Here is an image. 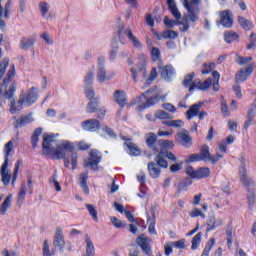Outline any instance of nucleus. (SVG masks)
<instances>
[{"mask_svg": "<svg viewBox=\"0 0 256 256\" xmlns=\"http://www.w3.org/2000/svg\"><path fill=\"white\" fill-rule=\"evenodd\" d=\"M15 75H17L15 65L11 64L2 83V87H4V99H9L10 101V113L21 111L25 103L26 105H33L37 101V88L32 87L26 92V95L20 94L16 104L15 97H13L15 91H17V82L13 80L15 79Z\"/></svg>", "mask_w": 256, "mask_h": 256, "instance_id": "obj_1", "label": "nucleus"}, {"mask_svg": "<svg viewBox=\"0 0 256 256\" xmlns=\"http://www.w3.org/2000/svg\"><path fill=\"white\" fill-rule=\"evenodd\" d=\"M73 149H75V147L71 142L57 146L55 135L53 134H44L43 136L42 155H55L56 159H64L65 167H69V163H71V160L65 158V155L66 153H73Z\"/></svg>", "mask_w": 256, "mask_h": 256, "instance_id": "obj_2", "label": "nucleus"}, {"mask_svg": "<svg viewBox=\"0 0 256 256\" xmlns=\"http://www.w3.org/2000/svg\"><path fill=\"white\" fill-rule=\"evenodd\" d=\"M195 79V73L187 74L184 78L183 85L186 89H189V92L195 91V89H199L200 91H207L209 87H211V78L206 79L204 82H201V80Z\"/></svg>", "mask_w": 256, "mask_h": 256, "instance_id": "obj_3", "label": "nucleus"}, {"mask_svg": "<svg viewBox=\"0 0 256 256\" xmlns=\"http://www.w3.org/2000/svg\"><path fill=\"white\" fill-rule=\"evenodd\" d=\"M11 151H13V141H9L4 147L5 161L0 168L1 181L6 186L11 183V173L9 172V155H11Z\"/></svg>", "mask_w": 256, "mask_h": 256, "instance_id": "obj_4", "label": "nucleus"}, {"mask_svg": "<svg viewBox=\"0 0 256 256\" xmlns=\"http://www.w3.org/2000/svg\"><path fill=\"white\" fill-rule=\"evenodd\" d=\"M185 173L190 179H207V177L211 175V169L201 167L198 170H195L193 166H188L185 168Z\"/></svg>", "mask_w": 256, "mask_h": 256, "instance_id": "obj_5", "label": "nucleus"}, {"mask_svg": "<svg viewBox=\"0 0 256 256\" xmlns=\"http://www.w3.org/2000/svg\"><path fill=\"white\" fill-rule=\"evenodd\" d=\"M123 35H126V37H128L129 41L132 43L135 49H141V41L137 39V36L133 35V32L131 31L130 27L125 28V26H119L118 28L119 39H121Z\"/></svg>", "mask_w": 256, "mask_h": 256, "instance_id": "obj_6", "label": "nucleus"}, {"mask_svg": "<svg viewBox=\"0 0 256 256\" xmlns=\"http://www.w3.org/2000/svg\"><path fill=\"white\" fill-rule=\"evenodd\" d=\"M99 163H101V156H99V152H97V150H92L90 152V157L84 160V167H89L92 171H98Z\"/></svg>", "mask_w": 256, "mask_h": 256, "instance_id": "obj_7", "label": "nucleus"}, {"mask_svg": "<svg viewBox=\"0 0 256 256\" xmlns=\"http://www.w3.org/2000/svg\"><path fill=\"white\" fill-rule=\"evenodd\" d=\"M198 154L202 161H210V163H217L219 159H223V154L219 152H216V155L211 156L209 153V146H203Z\"/></svg>", "mask_w": 256, "mask_h": 256, "instance_id": "obj_8", "label": "nucleus"}, {"mask_svg": "<svg viewBox=\"0 0 256 256\" xmlns=\"http://www.w3.org/2000/svg\"><path fill=\"white\" fill-rule=\"evenodd\" d=\"M240 181L244 187H255V182L247 177V168H245V158L240 162Z\"/></svg>", "mask_w": 256, "mask_h": 256, "instance_id": "obj_9", "label": "nucleus"}, {"mask_svg": "<svg viewBox=\"0 0 256 256\" xmlns=\"http://www.w3.org/2000/svg\"><path fill=\"white\" fill-rule=\"evenodd\" d=\"M183 5L187 9V19L188 21H197V15L195 14L196 8L193 5H197L200 0H183Z\"/></svg>", "mask_w": 256, "mask_h": 256, "instance_id": "obj_10", "label": "nucleus"}, {"mask_svg": "<svg viewBox=\"0 0 256 256\" xmlns=\"http://www.w3.org/2000/svg\"><path fill=\"white\" fill-rule=\"evenodd\" d=\"M121 139H123V141H126L124 143V147L127 148V153H129L132 157H139V155H141V150L139 149V146L133 143L131 138L121 136Z\"/></svg>", "mask_w": 256, "mask_h": 256, "instance_id": "obj_11", "label": "nucleus"}, {"mask_svg": "<svg viewBox=\"0 0 256 256\" xmlns=\"http://www.w3.org/2000/svg\"><path fill=\"white\" fill-rule=\"evenodd\" d=\"M53 246L55 247V249H58L61 252H63V249H65V236H63V229H56Z\"/></svg>", "mask_w": 256, "mask_h": 256, "instance_id": "obj_12", "label": "nucleus"}, {"mask_svg": "<svg viewBox=\"0 0 256 256\" xmlns=\"http://www.w3.org/2000/svg\"><path fill=\"white\" fill-rule=\"evenodd\" d=\"M82 128L84 131H90L91 133H95L98 129H101V122L97 119H89L82 122Z\"/></svg>", "mask_w": 256, "mask_h": 256, "instance_id": "obj_13", "label": "nucleus"}, {"mask_svg": "<svg viewBox=\"0 0 256 256\" xmlns=\"http://www.w3.org/2000/svg\"><path fill=\"white\" fill-rule=\"evenodd\" d=\"M137 243L146 255H151V246L149 245V243H151V238L145 236V234H141L137 238Z\"/></svg>", "mask_w": 256, "mask_h": 256, "instance_id": "obj_14", "label": "nucleus"}, {"mask_svg": "<svg viewBox=\"0 0 256 256\" xmlns=\"http://www.w3.org/2000/svg\"><path fill=\"white\" fill-rule=\"evenodd\" d=\"M97 79L99 83H105L107 81V72L105 71V58H98V71H97Z\"/></svg>", "mask_w": 256, "mask_h": 256, "instance_id": "obj_15", "label": "nucleus"}, {"mask_svg": "<svg viewBox=\"0 0 256 256\" xmlns=\"http://www.w3.org/2000/svg\"><path fill=\"white\" fill-rule=\"evenodd\" d=\"M220 25H223L227 29L233 27V15H231L229 10L220 12Z\"/></svg>", "mask_w": 256, "mask_h": 256, "instance_id": "obj_16", "label": "nucleus"}, {"mask_svg": "<svg viewBox=\"0 0 256 256\" xmlns=\"http://www.w3.org/2000/svg\"><path fill=\"white\" fill-rule=\"evenodd\" d=\"M253 69V65H248L246 68H242L237 72L235 76L236 83H243V81H247V75H251L253 73Z\"/></svg>", "mask_w": 256, "mask_h": 256, "instance_id": "obj_17", "label": "nucleus"}, {"mask_svg": "<svg viewBox=\"0 0 256 256\" xmlns=\"http://www.w3.org/2000/svg\"><path fill=\"white\" fill-rule=\"evenodd\" d=\"M204 105V102H198L196 104L191 105L186 112L187 119H193L194 117H197V115H199V112L201 111V107H203Z\"/></svg>", "mask_w": 256, "mask_h": 256, "instance_id": "obj_18", "label": "nucleus"}, {"mask_svg": "<svg viewBox=\"0 0 256 256\" xmlns=\"http://www.w3.org/2000/svg\"><path fill=\"white\" fill-rule=\"evenodd\" d=\"M158 142L157 135H155V133H149L146 139V145L149 147V149H152L154 153H159L160 151L159 145H157Z\"/></svg>", "mask_w": 256, "mask_h": 256, "instance_id": "obj_19", "label": "nucleus"}, {"mask_svg": "<svg viewBox=\"0 0 256 256\" xmlns=\"http://www.w3.org/2000/svg\"><path fill=\"white\" fill-rule=\"evenodd\" d=\"M167 98V94L164 95H156L154 98H150L146 101V103L138 106V111H143L144 109H147L148 107H151V105H155V103H158V101L161 99L162 101Z\"/></svg>", "mask_w": 256, "mask_h": 256, "instance_id": "obj_20", "label": "nucleus"}, {"mask_svg": "<svg viewBox=\"0 0 256 256\" xmlns=\"http://www.w3.org/2000/svg\"><path fill=\"white\" fill-rule=\"evenodd\" d=\"M33 121H34L33 115L26 114L14 122V127L16 129H19V127H25V125H29V123H33Z\"/></svg>", "mask_w": 256, "mask_h": 256, "instance_id": "obj_21", "label": "nucleus"}, {"mask_svg": "<svg viewBox=\"0 0 256 256\" xmlns=\"http://www.w3.org/2000/svg\"><path fill=\"white\" fill-rule=\"evenodd\" d=\"M178 137L180 139L181 145H183L184 147H191L192 138L187 130H182L181 132H179Z\"/></svg>", "mask_w": 256, "mask_h": 256, "instance_id": "obj_22", "label": "nucleus"}, {"mask_svg": "<svg viewBox=\"0 0 256 256\" xmlns=\"http://www.w3.org/2000/svg\"><path fill=\"white\" fill-rule=\"evenodd\" d=\"M114 101H115V103L120 105V107L127 105V95L125 94V91L116 90L114 92Z\"/></svg>", "mask_w": 256, "mask_h": 256, "instance_id": "obj_23", "label": "nucleus"}, {"mask_svg": "<svg viewBox=\"0 0 256 256\" xmlns=\"http://www.w3.org/2000/svg\"><path fill=\"white\" fill-rule=\"evenodd\" d=\"M34 45L35 39L32 37H23L20 40V49H22V51H29V49H33Z\"/></svg>", "mask_w": 256, "mask_h": 256, "instance_id": "obj_24", "label": "nucleus"}, {"mask_svg": "<svg viewBox=\"0 0 256 256\" xmlns=\"http://www.w3.org/2000/svg\"><path fill=\"white\" fill-rule=\"evenodd\" d=\"M223 225V220L221 218H215V216H211L207 222L206 231H213V229H217V227H221Z\"/></svg>", "mask_w": 256, "mask_h": 256, "instance_id": "obj_25", "label": "nucleus"}, {"mask_svg": "<svg viewBox=\"0 0 256 256\" xmlns=\"http://www.w3.org/2000/svg\"><path fill=\"white\" fill-rule=\"evenodd\" d=\"M148 172L150 177L153 179H157L161 175V168H159L158 164L155 162L148 163Z\"/></svg>", "mask_w": 256, "mask_h": 256, "instance_id": "obj_26", "label": "nucleus"}, {"mask_svg": "<svg viewBox=\"0 0 256 256\" xmlns=\"http://www.w3.org/2000/svg\"><path fill=\"white\" fill-rule=\"evenodd\" d=\"M255 115H256V109L250 106L247 112V120L244 122L245 131L249 129L250 125H253V121H255Z\"/></svg>", "mask_w": 256, "mask_h": 256, "instance_id": "obj_27", "label": "nucleus"}, {"mask_svg": "<svg viewBox=\"0 0 256 256\" xmlns=\"http://www.w3.org/2000/svg\"><path fill=\"white\" fill-rule=\"evenodd\" d=\"M131 73H132L134 83H137V73H141V75L145 78V76L147 75V72L145 71V61H142L138 65V70L136 68H132Z\"/></svg>", "mask_w": 256, "mask_h": 256, "instance_id": "obj_28", "label": "nucleus"}, {"mask_svg": "<svg viewBox=\"0 0 256 256\" xmlns=\"http://www.w3.org/2000/svg\"><path fill=\"white\" fill-rule=\"evenodd\" d=\"M158 69H160L161 77H163V79H165L166 81H169L171 79V75H173L174 73L172 66L164 67L162 64L161 67H158Z\"/></svg>", "mask_w": 256, "mask_h": 256, "instance_id": "obj_29", "label": "nucleus"}, {"mask_svg": "<svg viewBox=\"0 0 256 256\" xmlns=\"http://www.w3.org/2000/svg\"><path fill=\"white\" fill-rule=\"evenodd\" d=\"M238 23L240 27H242V29H244L245 31H249L255 27V25H253V22L251 20L243 16H238Z\"/></svg>", "mask_w": 256, "mask_h": 256, "instance_id": "obj_30", "label": "nucleus"}, {"mask_svg": "<svg viewBox=\"0 0 256 256\" xmlns=\"http://www.w3.org/2000/svg\"><path fill=\"white\" fill-rule=\"evenodd\" d=\"M167 3L173 17L176 19V21H179V19H181V12H179L177 4H175V0H167Z\"/></svg>", "mask_w": 256, "mask_h": 256, "instance_id": "obj_31", "label": "nucleus"}, {"mask_svg": "<svg viewBox=\"0 0 256 256\" xmlns=\"http://www.w3.org/2000/svg\"><path fill=\"white\" fill-rule=\"evenodd\" d=\"M151 57L152 61H154V63H156L157 66L161 68V65H163V61L161 60V51L159 50V48H152Z\"/></svg>", "mask_w": 256, "mask_h": 256, "instance_id": "obj_32", "label": "nucleus"}, {"mask_svg": "<svg viewBox=\"0 0 256 256\" xmlns=\"http://www.w3.org/2000/svg\"><path fill=\"white\" fill-rule=\"evenodd\" d=\"M155 161L158 167H163L164 169H167V167H169V163L167 162V160H165L163 150H161L158 153V155L155 158Z\"/></svg>", "mask_w": 256, "mask_h": 256, "instance_id": "obj_33", "label": "nucleus"}, {"mask_svg": "<svg viewBox=\"0 0 256 256\" xmlns=\"http://www.w3.org/2000/svg\"><path fill=\"white\" fill-rule=\"evenodd\" d=\"M13 199V195L9 194L0 207V215H5L11 207V200Z\"/></svg>", "mask_w": 256, "mask_h": 256, "instance_id": "obj_34", "label": "nucleus"}, {"mask_svg": "<svg viewBox=\"0 0 256 256\" xmlns=\"http://www.w3.org/2000/svg\"><path fill=\"white\" fill-rule=\"evenodd\" d=\"M157 145L159 147V153L163 151V149H173L175 147V144L171 140H158Z\"/></svg>", "mask_w": 256, "mask_h": 256, "instance_id": "obj_35", "label": "nucleus"}, {"mask_svg": "<svg viewBox=\"0 0 256 256\" xmlns=\"http://www.w3.org/2000/svg\"><path fill=\"white\" fill-rule=\"evenodd\" d=\"M87 179H89V174L81 173L80 174V185L86 195H89V186L87 185Z\"/></svg>", "mask_w": 256, "mask_h": 256, "instance_id": "obj_36", "label": "nucleus"}, {"mask_svg": "<svg viewBox=\"0 0 256 256\" xmlns=\"http://www.w3.org/2000/svg\"><path fill=\"white\" fill-rule=\"evenodd\" d=\"M39 9L42 17L46 18L47 21H49V19L51 18V15L47 16V13H49V4L47 2H40Z\"/></svg>", "mask_w": 256, "mask_h": 256, "instance_id": "obj_37", "label": "nucleus"}, {"mask_svg": "<svg viewBox=\"0 0 256 256\" xmlns=\"http://www.w3.org/2000/svg\"><path fill=\"white\" fill-rule=\"evenodd\" d=\"M98 108L99 104L97 103V99H91L87 104L86 111L87 113H96Z\"/></svg>", "mask_w": 256, "mask_h": 256, "instance_id": "obj_38", "label": "nucleus"}, {"mask_svg": "<svg viewBox=\"0 0 256 256\" xmlns=\"http://www.w3.org/2000/svg\"><path fill=\"white\" fill-rule=\"evenodd\" d=\"M27 195V186H25V182L22 183L20 191L18 193V204L22 205L23 201H25V196Z\"/></svg>", "mask_w": 256, "mask_h": 256, "instance_id": "obj_39", "label": "nucleus"}, {"mask_svg": "<svg viewBox=\"0 0 256 256\" xmlns=\"http://www.w3.org/2000/svg\"><path fill=\"white\" fill-rule=\"evenodd\" d=\"M8 67H9V58H4L0 62V79H3V77H5V73Z\"/></svg>", "mask_w": 256, "mask_h": 256, "instance_id": "obj_40", "label": "nucleus"}, {"mask_svg": "<svg viewBox=\"0 0 256 256\" xmlns=\"http://www.w3.org/2000/svg\"><path fill=\"white\" fill-rule=\"evenodd\" d=\"M226 43H233V41H237L239 39V34L229 31L224 34Z\"/></svg>", "mask_w": 256, "mask_h": 256, "instance_id": "obj_41", "label": "nucleus"}, {"mask_svg": "<svg viewBox=\"0 0 256 256\" xmlns=\"http://www.w3.org/2000/svg\"><path fill=\"white\" fill-rule=\"evenodd\" d=\"M189 185H193V181L190 178H184L178 185V191H187V187H189Z\"/></svg>", "mask_w": 256, "mask_h": 256, "instance_id": "obj_42", "label": "nucleus"}, {"mask_svg": "<svg viewBox=\"0 0 256 256\" xmlns=\"http://www.w3.org/2000/svg\"><path fill=\"white\" fill-rule=\"evenodd\" d=\"M42 129L41 128H36L33 135H32V146L35 148L37 147V143L39 142V136L42 133Z\"/></svg>", "mask_w": 256, "mask_h": 256, "instance_id": "obj_43", "label": "nucleus"}, {"mask_svg": "<svg viewBox=\"0 0 256 256\" xmlns=\"http://www.w3.org/2000/svg\"><path fill=\"white\" fill-rule=\"evenodd\" d=\"M163 39H177L179 34L173 30H166L162 33Z\"/></svg>", "mask_w": 256, "mask_h": 256, "instance_id": "obj_44", "label": "nucleus"}, {"mask_svg": "<svg viewBox=\"0 0 256 256\" xmlns=\"http://www.w3.org/2000/svg\"><path fill=\"white\" fill-rule=\"evenodd\" d=\"M86 209L88 210L90 216L92 217V219H94V221H99V217L97 216V209H95V206L91 204H86Z\"/></svg>", "mask_w": 256, "mask_h": 256, "instance_id": "obj_45", "label": "nucleus"}, {"mask_svg": "<svg viewBox=\"0 0 256 256\" xmlns=\"http://www.w3.org/2000/svg\"><path fill=\"white\" fill-rule=\"evenodd\" d=\"M202 233L199 232L197 233L193 238H192V246L191 249L193 251H195V249H197V247H199V243H201V237H202Z\"/></svg>", "mask_w": 256, "mask_h": 256, "instance_id": "obj_46", "label": "nucleus"}, {"mask_svg": "<svg viewBox=\"0 0 256 256\" xmlns=\"http://www.w3.org/2000/svg\"><path fill=\"white\" fill-rule=\"evenodd\" d=\"M212 77L214 79L213 91H219V79H220L221 75L219 74V72L213 71Z\"/></svg>", "mask_w": 256, "mask_h": 256, "instance_id": "obj_47", "label": "nucleus"}, {"mask_svg": "<svg viewBox=\"0 0 256 256\" xmlns=\"http://www.w3.org/2000/svg\"><path fill=\"white\" fill-rule=\"evenodd\" d=\"M213 245H215V238L210 239V241L206 244L201 256H209L211 249H213Z\"/></svg>", "mask_w": 256, "mask_h": 256, "instance_id": "obj_48", "label": "nucleus"}, {"mask_svg": "<svg viewBox=\"0 0 256 256\" xmlns=\"http://www.w3.org/2000/svg\"><path fill=\"white\" fill-rule=\"evenodd\" d=\"M94 77H95V74H93V72H91V71L87 72V74L84 78V83H85L86 87H91V85H93Z\"/></svg>", "mask_w": 256, "mask_h": 256, "instance_id": "obj_49", "label": "nucleus"}, {"mask_svg": "<svg viewBox=\"0 0 256 256\" xmlns=\"http://www.w3.org/2000/svg\"><path fill=\"white\" fill-rule=\"evenodd\" d=\"M164 24L167 25L169 29H173L175 25H181V22H179V20L169 19L167 16H165Z\"/></svg>", "mask_w": 256, "mask_h": 256, "instance_id": "obj_50", "label": "nucleus"}, {"mask_svg": "<svg viewBox=\"0 0 256 256\" xmlns=\"http://www.w3.org/2000/svg\"><path fill=\"white\" fill-rule=\"evenodd\" d=\"M226 240H227L228 248L231 249V245H233V228H227Z\"/></svg>", "mask_w": 256, "mask_h": 256, "instance_id": "obj_51", "label": "nucleus"}, {"mask_svg": "<svg viewBox=\"0 0 256 256\" xmlns=\"http://www.w3.org/2000/svg\"><path fill=\"white\" fill-rule=\"evenodd\" d=\"M251 61H253L252 57H243V56L236 57V63H238V65H247L248 63H251Z\"/></svg>", "mask_w": 256, "mask_h": 256, "instance_id": "obj_52", "label": "nucleus"}, {"mask_svg": "<svg viewBox=\"0 0 256 256\" xmlns=\"http://www.w3.org/2000/svg\"><path fill=\"white\" fill-rule=\"evenodd\" d=\"M155 117H157V119H173V116L163 110H158L155 113Z\"/></svg>", "mask_w": 256, "mask_h": 256, "instance_id": "obj_53", "label": "nucleus"}, {"mask_svg": "<svg viewBox=\"0 0 256 256\" xmlns=\"http://www.w3.org/2000/svg\"><path fill=\"white\" fill-rule=\"evenodd\" d=\"M85 94L89 101H91V99H97L95 98V91L91 86H85Z\"/></svg>", "mask_w": 256, "mask_h": 256, "instance_id": "obj_54", "label": "nucleus"}, {"mask_svg": "<svg viewBox=\"0 0 256 256\" xmlns=\"http://www.w3.org/2000/svg\"><path fill=\"white\" fill-rule=\"evenodd\" d=\"M215 69V63H205L204 69L202 70V75H207L211 73Z\"/></svg>", "mask_w": 256, "mask_h": 256, "instance_id": "obj_55", "label": "nucleus"}, {"mask_svg": "<svg viewBox=\"0 0 256 256\" xmlns=\"http://www.w3.org/2000/svg\"><path fill=\"white\" fill-rule=\"evenodd\" d=\"M117 53H119V46L117 44H113L112 49L110 51L111 61H115V59L117 58Z\"/></svg>", "mask_w": 256, "mask_h": 256, "instance_id": "obj_56", "label": "nucleus"}, {"mask_svg": "<svg viewBox=\"0 0 256 256\" xmlns=\"http://www.w3.org/2000/svg\"><path fill=\"white\" fill-rule=\"evenodd\" d=\"M195 161H203L201 159L200 154H191L190 156H188V158L186 159V163H195Z\"/></svg>", "mask_w": 256, "mask_h": 256, "instance_id": "obj_57", "label": "nucleus"}, {"mask_svg": "<svg viewBox=\"0 0 256 256\" xmlns=\"http://www.w3.org/2000/svg\"><path fill=\"white\" fill-rule=\"evenodd\" d=\"M111 223L114 225V227H117V229H120V227H125V223L115 216L111 217Z\"/></svg>", "mask_w": 256, "mask_h": 256, "instance_id": "obj_58", "label": "nucleus"}, {"mask_svg": "<svg viewBox=\"0 0 256 256\" xmlns=\"http://www.w3.org/2000/svg\"><path fill=\"white\" fill-rule=\"evenodd\" d=\"M217 153H220V155H222V157H223L224 153H227V142L222 141L219 144L218 149H217Z\"/></svg>", "mask_w": 256, "mask_h": 256, "instance_id": "obj_59", "label": "nucleus"}, {"mask_svg": "<svg viewBox=\"0 0 256 256\" xmlns=\"http://www.w3.org/2000/svg\"><path fill=\"white\" fill-rule=\"evenodd\" d=\"M43 253H44V256L55 255V251H52V252L49 251V243L47 242V240H45L43 244Z\"/></svg>", "mask_w": 256, "mask_h": 256, "instance_id": "obj_60", "label": "nucleus"}, {"mask_svg": "<svg viewBox=\"0 0 256 256\" xmlns=\"http://www.w3.org/2000/svg\"><path fill=\"white\" fill-rule=\"evenodd\" d=\"M9 13H11V0H8L4 6V18L9 19Z\"/></svg>", "mask_w": 256, "mask_h": 256, "instance_id": "obj_61", "label": "nucleus"}, {"mask_svg": "<svg viewBox=\"0 0 256 256\" xmlns=\"http://www.w3.org/2000/svg\"><path fill=\"white\" fill-rule=\"evenodd\" d=\"M163 155H164V157L169 159V161H173V162L177 161V156H175V154H173L172 152L163 150Z\"/></svg>", "mask_w": 256, "mask_h": 256, "instance_id": "obj_62", "label": "nucleus"}, {"mask_svg": "<svg viewBox=\"0 0 256 256\" xmlns=\"http://www.w3.org/2000/svg\"><path fill=\"white\" fill-rule=\"evenodd\" d=\"M190 217H202L203 219H205V214H203L201 212V210L194 208L191 212H190Z\"/></svg>", "mask_w": 256, "mask_h": 256, "instance_id": "obj_63", "label": "nucleus"}, {"mask_svg": "<svg viewBox=\"0 0 256 256\" xmlns=\"http://www.w3.org/2000/svg\"><path fill=\"white\" fill-rule=\"evenodd\" d=\"M171 245H173V247H176V249H185V240L171 242Z\"/></svg>", "mask_w": 256, "mask_h": 256, "instance_id": "obj_64", "label": "nucleus"}]
</instances>
